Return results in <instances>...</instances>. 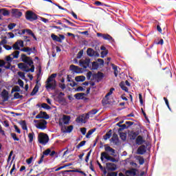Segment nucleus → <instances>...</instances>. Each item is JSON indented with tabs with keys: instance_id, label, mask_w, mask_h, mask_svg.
<instances>
[{
	"instance_id": "f257e3e1",
	"label": "nucleus",
	"mask_w": 176,
	"mask_h": 176,
	"mask_svg": "<svg viewBox=\"0 0 176 176\" xmlns=\"http://www.w3.org/2000/svg\"><path fill=\"white\" fill-rule=\"evenodd\" d=\"M57 74H52L50 76L45 82V89L47 90H56L57 87V81L54 79Z\"/></svg>"
},
{
	"instance_id": "f03ea898",
	"label": "nucleus",
	"mask_w": 176,
	"mask_h": 176,
	"mask_svg": "<svg viewBox=\"0 0 176 176\" xmlns=\"http://www.w3.org/2000/svg\"><path fill=\"white\" fill-rule=\"evenodd\" d=\"M49 135L45 133H40L38 135V141L41 145H46L49 142Z\"/></svg>"
},
{
	"instance_id": "7ed1b4c3",
	"label": "nucleus",
	"mask_w": 176,
	"mask_h": 176,
	"mask_svg": "<svg viewBox=\"0 0 176 176\" xmlns=\"http://www.w3.org/2000/svg\"><path fill=\"white\" fill-rule=\"evenodd\" d=\"M34 123H37L35 124V126L40 130H45L47 128V121L45 120H34Z\"/></svg>"
},
{
	"instance_id": "20e7f679",
	"label": "nucleus",
	"mask_w": 176,
	"mask_h": 176,
	"mask_svg": "<svg viewBox=\"0 0 176 176\" xmlns=\"http://www.w3.org/2000/svg\"><path fill=\"white\" fill-rule=\"evenodd\" d=\"M25 19L29 21H35L38 20V15L31 10H28L25 12Z\"/></svg>"
},
{
	"instance_id": "39448f33",
	"label": "nucleus",
	"mask_w": 176,
	"mask_h": 176,
	"mask_svg": "<svg viewBox=\"0 0 176 176\" xmlns=\"http://www.w3.org/2000/svg\"><path fill=\"white\" fill-rule=\"evenodd\" d=\"M104 159H106V160H109V162H112V163H116V162H118L116 158L109 155L107 152L101 153L100 160L104 162Z\"/></svg>"
},
{
	"instance_id": "423d86ee",
	"label": "nucleus",
	"mask_w": 176,
	"mask_h": 176,
	"mask_svg": "<svg viewBox=\"0 0 176 176\" xmlns=\"http://www.w3.org/2000/svg\"><path fill=\"white\" fill-rule=\"evenodd\" d=\"M21 58L23 61V63H25V64H28V65H32L34 64V60H32V58L30 56H27L25 54H22L21 56Z\"/></svg>"
},
{
	"instance_id": "0eeeda50",
	"label": "nucleus",
	"mask_w": 176,
	"mask_h": 176,
	"mask_svg": "<svg viewBox=\"0 0 176 176\" xmlns=\"http://www.w3.org/2000/svg\"><path fill=\"white\" fill-rule=\"evenodd\" d=\"M79 65L80 67H82L84 69L89 68L90 67V59L89 58H86L85 60H80Z\"/></svg>"
},
{
	"instance_id": "6e6552de",
	"label": "nucleus",
	"mask_w": 176,
	"mask_h": 176,
	"mask_svg": "<svg viewBox=\"0 0 176 176\" xmlns=\"http://www.w3.org/2000/svg\"><path fill=\"white\" fill-rule=\"evenodd\" d=\"M11 13L12 14V17H15V19H20L23 16V12L20 11V10L16 8H12L11 10Z\"/></svg>"
},
{
	"instance_id": "1a4fd4ad",
	"label": "nucleus",
	"mask_w": 176,
	"mask_h": 176,
	"mask_svg": "<svg viewBox=\"0 0 176 176\" xmlns=\"http://www.w3.org/2000/svg\"><path fill=\"white\" fill-rule=\"evenodd\" d=\"M70 71L75 72V74H82L83 69L79 67L78 66L71 65L69 67Z\"/></svg>"
},
{
	"instance_id": "9d476101",
	"label": "nucleus",
	"mask_w": 176,
	"mask_h": 176,
	"mask_svg": "<svg viewBox=\"0 0 176 176\" xmlns=\"http://www.w3.org/2000/svg\"><path fill=\"white\" fill-rule=\"evenodd\" d=\"M50 152L52 150L50 148H47L45 151L43 152V155H41L40 160L38 162V164H42L43 163V159H45V156H49L50 155Z\"/></svg>"
},
{
	"instance_id": "9b49d317",
	"label": "nucleus",
	"mask_w": 176,
	"mask_h": 176,
	"mask_svg": "<svg viewBox=\"0 0 176 176\" xmlns=\"http://www.w3.org/2000/svg\"><path fill=\"white\" fill-rule=\"evenodd\" d=\"M1 96L3 99V102H6L9 100V92L6 89H3L1 94Z\"/></svg>"
},
{
	"instance_id": "f8f14e48",
	"label": "nucleus",
	"mask_w": 176,
	"mask_h": 176,
	"mask_svg": "<svg viewBox=\"0 0 176 176\" xmlns=\"http://www.w3.org/2000/svg\"><path fill=\"white\" fill-rule=\"evenodd\" d=\"M146 153V146L141 145L137 150L138 155H144Z\"/></svg>"
},
{
	"instance_id": "ddd939ff",
	"label": "nucleus",
	"mask_w": 176,
	"mask_h": 176,
	"mask_svg": "<svg viewBox=\"0 0 176 176\" xmlns=\"http://www.w3.org/2000/svg\"><path fill=\"white\" fill-rule=\"evenodd\" d=\"M162 74H163L164 76H166V78H172L173 77V73H171V70H170V69L168 67H165L164 69Z\"/></svg>"
},
{
	"instance_id": "4468645a",
	"label": "nucleus",
	"mask_w": 176,
	"mask_h": 176,
	"mask_svg": "<svg viewBox=\"0 0 176 176\" xmlns=\"http://www.w3.org/2000/svg\"><path fill=\"white\" fill-rule=\"evenodd\" d=\"M111 142L114 144V145H119V137L118 134L113 133L111 139Z\"/></svg>"
},
{
	"instance_id": "2eb2a0df",
	"label": "nucleus",
	"mask_w": 176,
	"mask_h": 176,
	"mask_svg": "<svg viewBox=\"0 0 176 176\" xmlns=\"http://www.w3.org/2000/svg\"><path fill=\"white\" fill-rule=\"evenodd\" d=\"M107 170H109V171H115L116 170V164H113V163H107L106 164Z\"/></svg>"
},
{
	"instance_id": "dca6fc26",
	"label": "nucleus",
	"mask_w": 176,
	"mask_h": 176,
	"mask_svg": "<svg viewBox=\"0 0 176 176\" xmlns=\"http://www.w3.org/2000/svg\"><path fill=\"white\" fill-rule=\"evenodd\" d=\"M143 142H145V140H144V137L142 135L137 136L135 139V144L137 145H142Z\"/></svg>"
},
{
	"instance_id": "f3484780",
	"label": "nucleus",
	"mask_w": 176,
	"mask_h": 176,
	"mask_svg": "<svg viewBox=\"0 0 176 176\" xmlns=\"http://www.w3.org/2000/svg\"><path fill=\"white\" fill-rule=\"evenodd\" d=\"M140 133L135 132L134 131H131L130 133L129 134L130 140H136L137 137H138V135Z\"/></svg>"
},
{
	"instance_id": "a211bd4d",
	"label": "nucleus",
	"mask_w": 176,
	"mask_h": 176,
	"mask_svg": "<svg viewBox=\"0 0 176 176\" xmlns=\"http://www.w3.org/2000/svg\"><path fill=\"white\" fill-rule=\"evenodd\" d=\"M105 74L101 72H98L97 82H101L104 79Z\"/></svg>"
},
{
	"instance_id": "6ab92c4d",
	"label": "nucleus",
	"mask_w": 176,
	"mask_h": 176,
	"mask_svg": "<svg viewBox=\"0 0 176 176\" xmlns=\"http://www.w3.org/2000/svg\"><path fill=\"white\" fill-rule=\"evenodd\" d=\"M86 96V94L85 93H78L74 95V97L76 100H83L85 98V96Z\"/></svg>"
},
{
	"instance_id": "aec40b11",
	"label": "nucleus",
	"mask_w": 176,
	"mask_h": 176,
	"mask_svg": "<svg viewBox=\"0 0 176 176\" xmlns=\"http://www.w3.org/2000/svg\"><path fill=\"white\" fill-rule=\"evenodd\" d=\"M18 67L19 68V69H22V71H24L25 72V69H28V66L24 63H20L18 64Z\"/></svg>"
},
{
	"instance_id": "412c9836",
	"label": "nucleus",
	"mask_w": 176,
	"mask_h": 176,
	"mask_svg": "<svg viewBox=\"0 0 176 176\" xmlns=\"http://www.w3.org/2000/svg\"><path fill=\"white\" fill-rule=\"evenodd\" d=\"M21 52H24L25 53H28V56H30L31 53H32V48L26 47L21 49Z\"/></svg>"
},
{
	"instance_id": "4be33fe9",
	"label": "nucleus",
	"mask_w": 176,
	"mask_h": 176,
	"mask_svg": "<svg viewBox=\"0 0 176 176\" xmlns=\"http://www.w3.org/2000/svg\"><path fill=\"white\" fill-rule=\"evenodd\" d=\"M69 120H71V117L69 116H65V115L63 116V122L64 124H69Z\"/></svg>"
},
{
	"instance_id": "5701e85b",
	"label": "nucleus",
	"mask_w": 176,
	"mask_h": 176,
	"mask_svg": "<svg viewBox=\"0 0 176 176\" xmlns=\"http://www.w3.org/2000/svg\"><path fill=\"white\" fill-rule=\"evenodd\" d=\"M126 174H129L130 176L137 175V169L132 168L131 170H126Z\"/></svg>"
},
{
	"instance_id": "b1692460",
	"label": "nucleus",
	"mask_w": 176,
	"mask_h": 176,
	"mask_svg": "<svg viewBox=\"0 0 176 176\" xmlns=\"http://www.w3.org/2000/svg\"><path fill=\"white\" fill-rule=\"evenodd\" d=\"M103 39L104 41H109V42H113V37L108 34H104V36H103Z\"/></svg>"
},
{
	"instance_id": "393cba45",
	"label": "nucleus",
	"mask_w": 176,
	"mask_h": 176,
	"mask_svg": "<svg viewBox=\"0 0 176 176\" xmlns=\"http://www.w3.org/2000/svg\"><path fill=\"white\" fill-rule=\"evenodd\" d=\"M76 82H85L86 77L85 76H78L75 77Z\"/></svg>"
},
{
	"instance_id": "a878e982",
	"label": "nucleus",
	"mask_w": 176,
	"mask_h": 176,
	"mask_svg": "<svg viewBox=\"0 0 176 176\" xmlns=\"http://www.w3.org/2000/svg\"><path fill=\"white\" fill-rule=\"evenodd\" d=\"M39 91V85H36L32 91L30 96H35V94H37V92Z\"/></svg>"
},
{
	"instance_id": "bb28decb",
	"label": "nucleus",
	"mask_w": 176,
	"mask_h": 176,
	"mask_svg": "<svg viewBox=\"0 0 176 176\" xmlns=\"http://www.w3.org/2000/svg\"><path fill=\"white\" fill-rule=\"evenodd\" d=\"M111 67L114 71V75H115L116 78H118V75L119 74V71L118 70V66L113 63H111Z\"/></svg>"
},
{
	"instance_id": "cd10ccee",
	"label": "nucleus",
	"mask_w": 176,
	"mask_h": 176,
	"mask_svg": "<svg viewBox=\"0 0 176 176\" xmlns=\"http://www.w3.org/2000/svg\"><path fill=\"white\" fill-rule=\"evenodd\" d=\"M120 87H121L122 90H124V91L129 93V88H127V87H126L124 81H122L120 83Z\"/></svg>"
},
{
	"instance_id": "c85d7f7f",
	"label": "nucleus",
	"mask_w": 176,
	"mask_h": 176,
	"mask_svg": "<svg viewBox=\"0 0 176 176\" xmlns=\"http://www.w3.org/2000/svg\"><path fill=\"white\" fill-rule=\"evenodd\" d=\"M94 52H95L94 50H93L92 48H88L87 50V54L89 57H93L94 56Z\"/></svg>"
},
{
	"instance_id": "c756f323",
	"label": "nucleus",
	"mask_w": 176,
	"mask_h": 176,
	"mask_svg": "<svg viewBox=\"0 0 176 176\" xmlns=\"http://www.w3.org/2000/svg\"><path fill=\"white\" fill-rule=\"evenodd\" d=\"M112 136V130H109L104 136H103V139L107 140H109V138H111V137Z\"/></svg>"
},
{
	"instance_id": "7c9ffc66",
	"label": "nucleus",
	"mask_w": 176,
	"mask_h": 176,
	"mask_svg": "<svg viewBox=\"0 0 176 176\" xmlns=\"http://www.w3.org/2000/svg\"><path fill=\"white\" fill-rule=\"evenodd\" d=\"M104 150L106 152H111V155L113 156V154L115 153V149L109 146H107L104 147Z\"/></svg>"
},
{
	"instance_id": "2f4dec72",
	"label": "nucleus",
	"mask_w": 176,
	"mask_h": 176,
	"mask_svg": "<svg viewBox=\"0 0 176 176\" xmlns=\"http://www.w3.org/2000/svg\"><path fill=\"white\" fill-rule=\"evenodd\" d=\"M51 38L53 39V41H56V42L61 43V38L58 37V36L54 34H51Z\"/></svg>"
},
{
	"instance_id": "473e14b6",
	"label": "nucleus",
	"mask_w": 176,
	"mask_h": 176,
	"mask_svg": "<svg viewBox=\"0 0 176 176\" xmlns=\"http://www.w3.org/2000/svg\"><path fill=\"white\" fill-rule=\"evenodd\" d=\"M66 173H79L80 174H82V175L86 176L87 175L85 173V172L82 170H79L78 169L76 170H65Z\"/></svg>"
},
{
	"instance_id": "72a5a7b5",
	"label": "nucleus",
	"mask_w": 176,
	"mask_h": 176,
	"mask_svg": "<svg viewBox=\"0 0 176 176\" xmlns=\"http://www.w3.org/2000/svg\"><path fill=\"white\" fill-rule=\"evenodd\" d=\"M41 115L43 119H45L46 120H47V119H50V116L45 111H41Z\"/></svg>"
},
{
	"instance_id": "f704fd0d",
	"label": "nucleus",
	"mask_w": 176,
	"mask_h": 176,
	"mask_svg": "<svg viewBox=\"0 0 176 176\" xmlns=\"http://www.w3.org/2000/svg\"><path fill=\"white\" fill-rule=\"evenodd\" d=\"M120 138L122 141H126L127 140V134L126 133H120Z\"/></svg>"
},
{
	"instance_id": "c9c22d12",
	"label": "nucleus",
	"mask_w": 176,
	"mask_h": 176,
	"mask_svg": "<svg viewBox=\"0 0 176 176\" xmlns=\"http://www.w3.org/2000/svg\"><path fill=\"white\" fill-rule=\"evenodd\" d=\"M34 137H35V133L34 132L28 134L29 142L31 143L34 141Z\"/></svg>"
},
{
	"instance_id": "e433bc0d",
	"label": "nucleus",
	"mask_w": 176,
	"mask_h": 176,
	"mask_svg": "<svg viewBox=\"0 0 176 176\" xmlns=\"http://www.w3.org/2000/svg\"><path fill=\"white\" fill-rule=\"evenodd\" d=\"M120 127V128L118 129V133H120V131H123V130H126V129H129V126H127V125H126V124H121V126Z\"/></svg>"
},
{
	"instance_id": "4c0bfd02",
	"label": "nucleus",
	"mask_w": 176,
	"mask_h": 176,
	"mask_svg": "<svg viewBox=\"0 0 176 176\" xmlns=\"http://www.w3.org/2000/svg\"><path fill=\"white\" fill-rule=\"evenodd\" d=\"M30 67H31L30 69H25V72H35V66L34 65H30Z\"/></svg>"
},
{
	"instance_id": "58836bf2",
	"label": "nucleus",
	"mask_w": 176,
	"mask_h": 176,
	"mask_svg": "<svg viewBox=\"0 0 176 176\" xmlns=\"http://www.w3.org/2000/svg\"><path fill=\"white\" fill-rule=\"evenodd\" d=\"M115 91V88L112 87L110 89L109 91L106 94L105 98H108L109 96H112V94Z\"/></svg>"
},
{
	"instance_id": "ea45409f",
	"label": "nucleus",
	"mask_w": 176,
	"mask_h": 176,
	"mask_svg": "<svg viewBox=\"0 0 176 176\" xmlns=\"http://www.w3.org/2000/svg\"><path fill=\"white\" fill-rule=\"evenodd\" d=\"M2 14L3 16H10V12H9L6 8H3Z\"/></svg>"
},
{
	"instance_id": "a19ab883",
	"label": "nucleus",
	"mask_w": 176,
	"mask_h": 176,
	"mask_svg": "<svg viewBox=\"0 0 176 176\" xmlns=\"http://www.w3.org/2000/svg\"><path fill=\"white\" fill-rule=\"evenodd\" d=\"M94 131H96V129H92L89 130L86 135V138H90V135H91V134H93V133H94Z\"/></svg>"
},
{
	"instance_id": "79ce46f5",
	"label": "nucleus",
	"mask_w": 176,
	"mask_h": 176,
	"mask_svg": "<svg viewBox=\"0 0 176 176\" xmlns=\"http://www.w3.org/2000/svg\"><path fill=\"white\" fill-rule=\"evenodd\" d=\"M85 144H86V140H83V141L80 142L76 146V148H77V149H79L80 148H82V146H85Z\"/></svg>"
},
{
	"instance_id": "37998d69",
	"label": "nucleus",
	"mask_w": 176,
	"mask_h": 176,
	"mask_svg": "<svg viewBox=\"0 0 176 176\" xmlns=\"http://www.w3.org/2000/svg\"><path fill=\"white\" fill-rule=\"evenodd\" d=\"M11 137L13 138L14 141H20V139L17 138V135L14 133H10Z\"/></svg>"
},
{
	"instance_id": "c03bdc74",
	"label": "nucleus",
	"mask_w": 176,
	"mask_h": 176,
	"mask_svg": "<svg viewBox=\"0 0 176 176\" xmlns=\"http://www.w3.org/2000/svg\"><path fill=\"white\" fill-rule=\"evenodd\" d=\"M63 23H68V24L69 25H71L72 27H75V23H72V22H71V21H69V20H68V19H63Z\"/></svg>"
},
{
	"instance_id": "a18cd8bd",
	"label": "nucleus",
	"mask_w": 176,
	"mask_h": 176,
	"mask_svg": "<svg viewBox=\"0 0 176 176\" xmlns=\"http://www.w3.org/2000/svg\"><path fill=\"white\" fill-rule=\"evenodd\" d=\"M21 126H22L23 130H28L27 127V122H25V120H23L21 122Z\"/></svg>"
},
{
	"instance_id": "49530a36",
	"label": "nucleus",
	"mask_w": 176,
	"mask_h": 176,
	"mask_svg": "<svg viewBox=\"0 0 176 176\" xmlns=\"http://www.w3.org/2000/svg\"><path fill=\"white\" fill-rule=\"evenodd\" d=\"M41 108H43L44 109H48V110L52 109V107L46 103L41 104Z\"/></svg>"
},
{
	"instance_id": "de8ad7c7",
	"label": "nucleus",
	"mask_w": 176,
	"mask_h": 176,
	"mask_svg": "<svg viewBox=\"0 0 176 176\" xmlns=\"http://www.w3.org/2000/svg\"><path fill=\"white\" fill-rule=\"evenodd\" d=\"M164 100L165 101V104L168 109H169V111H171V108L170 107V103L168 102V99H167V98L166 97H164Z\"/></svg>"
},
{
	"instance_id": "09e8293b",
	"label": "nucleus",
	"mask_w": 176,
	"mask_h": 176,
	"mask_svg": "<svg viewBox=\"0 0 176 176\" xmlns=\"http://www.w3.org/2000/svg\"><path fill=\"white\" fill-rule=\"evenodd\" d=\"M19 54H20L19 51H14L12 56H13V58H19Z\"/></svg>"
},
{
	"instance_id": "8fccbe9b",
	"label": "nucleus",
	"mask_w": 176,
	"mask_h": 176,
	"mask_svg": "<svg viewBox=\"0 0 176 176\" xmlns=\"http://www.w3.org/2000/svg\"><path fill=\"white\" fill-rule=\"evenodd\" d=\"M14 98H15L16 100H19L20 98H23V96L20 95L19 93H15L14 94Z\"/></svg>"
},
{
	"instance_id": "3c124183",
	"label": "nucleus",
	"mask_w": 176,
	"mask_h": 176,
	"mask_svg": "<svg viewBox=\"0 0 176 176\" xmlns=\"http://www.w3.org/2000/svg\"><path fill=\"white\" fill-rule=\"evenodd\" d=\"M16 24L14 23H11L10 24H8V28L10 30H13V28H14V27H16Z\"/></svg>"
},
{
	"instance_id": "603ef678",
	"label": "nucleus",
	"mask_w": 176,
	"mask_h": 176,
	"mask_svg": "<svg viewBox=\"0 0 176 176\" xmlns=\"http://www.w3.org/2000/svg\"><path fill=\"white\" fill-rule=\"evenodd\" d=\"M16 91H20V87L16 85L14 87L12 88L11 93H14Z\"/></svg>"
},
{
	"instance_id": "864d4df0",
	"label": "nucleus",
	"mask_w": 176,
	"mask_h": 176,
	"mask_svg": "<svg viewBox=\"0 0 176 176\" xmlns=\"http://www.w3.org/2000/svg\"><path fill=\"white\" fill-rule=\"evenodd\" d=\"M139 164H140V166H142V164H144L145 163V160H144L143 157H139Z\"/></svg>"
},
{
	"instance_id": "5fc2aeb1",
	"label": "nucleus",
	"mask_w": 176,
	"mask_h": 176,
	"mask_svg": "<svg viewBox=\"0 0 176 176\" xmlns=\"http://www.w3.org/2000/svg\"><path fill=\"white\" fill-rule=\"evenodd\" d=\"M89 112V115H91L93 117V115H96V113H97V112H98V110L96 109H92Z\"/></svg>"
},
{
	"instance_id": "6e6d98bb",
	"label": "nucleus",
	"mask_w": 176,
	"mask_h": 176,
	"mask_svg": "<svg viewBox=\"0 0 176 176\" xmlns=\"http://www.w3.org/2000/svg\"><path fill=\"white\" fill-rule=\"evenodd\" d=\"M92 68L94 69H98V63L96 61L92 63Z\"/></svg>"
},
{
	"instance_id": "4d7b16f0",
	"label": "nucleus",
	"mask_w": 176,
	"mask_h": 176,
	"mask_svg": "<svg viewBox=\"0 0 176 176\" xmlns=\"http://www.w3.org/2000/svg\"><path fill=\"white\" fill-rule=\"evenodd\" d=\"M16 43L18 44V45L21 46V47H24V41L22 40H18Z\"/></svg>"
},
{
	"instance_id": "13d9d810",
	"label": "nucleus",
	"mask_w": 176,
	"mask_h": 176,
	"mask_svg": "<svg viewBox=\"0 0 176 176\" xmlns=\"http://www.w3.org/2000/svg\"><path fill=\"white\" fill-rule=\"evenodd\" d=\"M12 48L14 49V50H20V47L19 46V44L17 43H15L12 45Z\"/></svg>"
},
{
	"instance_id": "bf43d9fd",
	"label": "nucleus",
	"mask_w": 176,
	"mask_h": 176,
	"mask_svg": "<svg viewBox=\"0 0 176 176\" xmlns=\"http://www.w3.org/2000/svg\"><path fill=\"white\" fill-rule=\"evenodd\" d=\"M18 75H19V76H20V78H21L22 79H25V74L24 72H18Z\"/></svg>"
},
{
	"instance_id": "052dcab7",
	"label": "nucleus",
	"mask_w": 176,
	"mask_h": 176,
	"mask_svg": "<svg viewBox=\"0 0 176 176\" xmlns=\"http://www.w3.org/2000/svg\"><path fill=\"white\" fill-rule=\"evenodd\" d=\"M125 124H127L126 125V127H131V126H133V124H134V122H131V121H126L125 122Z\"/></svg>"
},
{
	"instance_id": "680f3d73",
	"label": "nucleus",
	"mask_w": 176,
	"mask_h": 176,
	"mask_svg": "<svg viewBox=\"0 0 176 176\" xmlns=\"http://www.w3.org/2000/svg\"><path fill=\"white\" fill-rule=\"evenodd\" d=\"M83 56V50H81L77 54V58H82V56Z\"/></svg>"
},
{
	"instance_id": "e2e57ef3",
	"label": "nucleus",
	"mask_w": 176,
	"mask_h": 176,
	"mask_svg": "<svg viewBox=\"0 0 176 176\" xmlns=\"http://www.w3.org/2000/svg\"><path fill=\"white\" fill-rule=\"evenodd\" d=\"M91 76H93V73L91 72H89L88 73H87V79L88 80H90Z\"/></svg>"
},
{
	"instance_id": "0e129e2a",
	"label": "nucleus",
	"mask_w": 176,
	"mask_h": 176,
	"mask_svg": "<svg viewBox=\"0 0 176 176\" xmlns=\"http://www.w3.org/2000/svg\"><path fill=\"white\" fill-rule=\"evenodd\" d=\"M87 129L83 127V128H80V132L82 134V135H86V131H87Z\"/></svg>"
},
{
	"instance_id": "69168bd1",
	"label": "nucleus",
	"mask_w": 176,
	"mask_h": 176,
	"mask_svg": "<svg viewBox=\"0 0 176 176\" xmlns=\"http://www.w3.org/2000/svg\"><path fill=\"white\" fill-rule=\"evenodd\" d=\"M107 54H108V51H102L101 52V58H104V57H105Z\"/></svg>"
},
{
	"instance_id": "338daca9",
	"label": "nucleus",
	"mask_w": 176,
	"mask_h": 176,
	"mask_svg": "<svg viewBox=\"0 0 176 176\" xmlns=\"http://www.w3.org/2000/svg\"><path fill=\"white\" fill-rule=\"evenodd\" d=\"M107 176H118L117 172L108 173Z\"/></svg>"
},
{
	"instance_id": "774afa93",
	"label": "nucleus",
	"mask_w": 176,
	"mask_h": 176,
	"mask_svg": "<svg viewBox=\"0 0 176 176\" xmlns=\"http://www.w3.org/2000/svg\"><path fill=\"white\" fill-rule=\"evenodd\" d=\"M85 89L83 88V87H78L76 89V91H85Z\"/></svg>"
}]
</instances>
